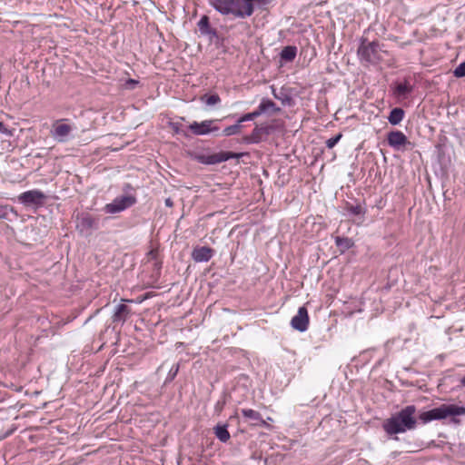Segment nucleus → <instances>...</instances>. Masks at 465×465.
<instances>
[{
    "label": "nucleus",
    "mask_w": 465,
    "mask_h": 465,
    "mask_svg": "<svg viewBox=\"0 0 465 465\" xmlns=\"http://www.w3.org/2000/svg\"><path fill=\"white\" fill-rule=\"evenodd\" d=\"M416 407L408 405L383 422V429L389 435L399 434L416 428Z\"/></svg>",
    "instance_id": "obj_1"
},
{
    "label": "nucleus",
    "mask_w": 465,
    "mask_h": 465,
    "mask_svg": "<svg viewBox=\"0 0 465 465\" xmlns=\"http://www.w3.org/2000/svg\"><path fill=\"white\" fill-rule=\"evenodd\" d=\"M465 415V407L455 404H441L439 407L423 411L420 414L419 419L422 423L426 424L432 420H440L450 418L454 423H459L458 416Z\"/></svg>",
    "instance_id": "obj_2"
},
{
    "label": "nucleus",
    "mask_w": 465,
    "mask_h": 465,
    "mask_svg": "<svg viewBox=\"0 0 465 465\" xmlns=\"http://www.w3.org/2000/svg\"><path fill=\"white\" fill-rule=\"evenodd\" d=\"M381 46L379 42H369L366 38H362L357 54L362 64H377L381 60Z\"/></svg>",
    "instance_id": "obj_3"
},
{
    "label": "nucleus",
    "mask_w": 465,
    "mask_h": 465,
    "mask_svg": "<svg viewBox=\"0 0 465 465\" xmlns=\"http://www.w3.org/2000/svg\"><path fill=\"white\" fill-rule=\"evenodd\" d=\"M267 5V0H234L231 15L237 18L250 17L255 7H262Z\"/></svg>",
    "instance_id": "obj_4"
},
{
    "label": "nucleus",
    "mask_w": 465,
    "mask_h": 465,
    "mask_svg": "<svg viewBox=\"0 0 465 465\" xmlns=\"http://www.w3.org/2000/svg\"><path fill=\"white\" fill-rule=\"evenodd\" d=\"M75 130L76 126L70 124L67 119H59L52 125L51 136L57 143H64L74 138L73 133Z\"/></svg>",
    "instance_id": "obj_5"
},
{
    "label": "nucleus",
    "mask_w": 465,
    "mask_h": 465,
    "mask_svg": "<svg viewBox=\"0 0 465 465\" xmlns=\"http://www.w3.org/2000/svg\"><path fill=\"white\" fill-rule=\"evenodd\" d=\"M137 203L136 195L125 193L115 197L111 203L104 206V212L107 214H116L134 206Z\"/></svg>",
    "instance_id": "obj_6"
},
{
    "label": "nucleus",
    "mask_w": 465,
    "mask_h": 465,
    "mask_svg": "<svg viewBox=\"0 0 465 465\" xmlns=\"http://www.w3.org/2000/svg\"><path fill=\"white\" fill-rule=\"evenodd\" d=\"M76 230L83 236H90L94 230L99 227V219L90 213H82L78 215L75 221Z\"/></svg>",
    "instance_id": "obj_7"
},
{
    "label": "nucleus",
    "mask_w": 465,
    "mask_h": 465,
    "mask_svg": "<svg viewBox=\"0 0 465 465\" xmlns=\"http://www.w3.org/2000/svg\"><path fill=\"white\" fill-rule=\"evenodd\" d=\"M241 154L232 152H220L212 154L199 153L194 156V159L203 164H216L223 163L232 158H239Z\"/></svg>",
    "instance_id": "obj_8"
},
{
    "label": "nucleus",
    "mask_w": 465,
    "mask_h": 465,
    "mask_svg": "<svg viewBox=\"0 0 465 465\" xmlns=\"http://www.w3.org/2000/svg\"><path fill=\"white\" fill-rule=\"evenodd\" d=\"M219 121L218 119L204 120L200 123L194 121L189 125V129L194 135H206L220 130L217 125Z\"/></svg>",
    "instance_id": "obj_9"
},
{
    "label": "nucleus",
    "mask_w": 465,
    "mask_h": 465,
    "mask_svg": "<svg viewBox=\"0 0 465 465\" xmlns=\"http://www.w3.org/2000/svg\"><path fill=\"white\" fill-rule=\"evenodd\" d=\"M45 199V193L36 189L24 192L18 196L19 202L25 206L42 205Z\"/></svg>",
    "instance_id": "obj_10"
},
{
    "label": "nucleus",
    "mask_w": 465,
    "mask_h": 465,
    "mask_svg": "<svg viewBox=\"0 0 465 465\" xmlns=\"http://www.w3.org/2000/svg\"><path fill=\"white\" fill-rule=\"evenodd\" d=\"M291 326L301 332L307 331L309 326L308 311L304 306L298 309L297 314L292 317Z\"/></svg>",
    "instance_id": "obj_11"
},
{
    "label": "nucleus",
    "mask_w": 465,
    "mask_h": 465,
    "mask_svg": "<svg viewBox=\"0 0 465 465\" xmlns=\"http://www.w3.org/2000/svg\"><path fill=\"white\" fill-rule=\"evenodd\" d=\"M388 144L396 149L400 150L401 147L411 144L408 141L407 136L401 131H391L387 134Z\"/></svg>",
    "instance_id": "obj_12"
},
{
    "label": "nucleus",
    "mask_w": 465,
    "mask_h": 465,
    "mask_svg": "<svg viewBox=\"0 0 465 465\" xmlns=\"http://www.w3.org/2000/svg\"><path fill=\"white\" fill-rule=\"evenodd\" d=\"M241 411L243 418L245 419V421H247L250 425L261 427L267 426L266 421L262 419L259 411L252 409H242Z\"/></svg>",
    "instance_id": "obj_13"
},
{
    "label": "nucleus",
    "mask_w": 465,
    "mask_h": 465,
    "mask_svg": "<svg viewBox=\"0 0 465 465\" xmlns=\"http://www.w3.org/2000/svg\"><path fill=\"white\" fill-rule=\"evenodd\" d=\"M413 91V86L408 79L403 82L395 83L393 86V94L398 98H407Z\"/></svg>",
    "instance_id": "obj_14"
},
{
    "label": "nucleus",
    "mask_w": 465,
    "mask_h": 465,
    "mask_svg": "<svg viewBox=\"0 0 465 465\" xmlns=\"http://www.w3.org/2000/svg\"><path fill=\"white\" fill-rule=\"evenodd\" d=\"M213 250L207 246L198 247L193 251L192 257L196 262H205L211 260Z\"/></svg>",
    "instance_id": "obj_15"
},
{
    "label": "nucleus",
    "mask_w": 465,
    "mask_h": 465,
    "mask_svg": "<svg viewBox=\"0 0 465 465\" xmlns=\"http://www.w3.org/2000/svg\"><path fill=\"white\" fill-rule=\"evenodd\" d=\"M130 312L131 309L127 305L123 303L116 305L112 316L113 322L123 324L127 320Z\"/></svg>",
    "instance_id": "obj_16"
},
{
    "label": "nucleus",
    "mask_w": 465,
    "mask_h": 465,
    "mask_svg": "<svg viewBox=\"0 0 465 465\" xmlns=\"http://www.w3.org/2000/svg\"><path fill=\"white\" fill-rule=\"evenodd\" d=\"M198 29L203 35H208L211 39L217 37L216 29L211 27L209 17L207 15H203L199 20Z\"/></svg>",
    "instance_id": "obj_17"
},
{
    "label": "nucleus",
    "mask_w": 465,
    "mask_h": 465,
    "mask_svg": "<svg viewBox=\"0 0 465 465\" xmlns=\"http://www.w3.org/2000/svg\"><path fill=\"white\" fill-rule=\"evenodd\" d=\"M234 0H210L211 5L223 15H231Z\"/></svg>",
    "instance_id": "obj_18"
},
{
    "label": "nucleus",
    "mask_w": 465,
    "mask_h": 465,
    "mask_svg": "<svg viewBox=\"0 0 465 465\" xmlns=\"http://www.w3.org/2000/svg\"><path fill=\"white\" fill-rule=\"evenodd\" d=\"M268 134L267 127L256 126L250 135L243 138V141L248 144L259 143L262 141V134Z\"/></svg>",
    "instance_id": "obj_19"
},
{
    "label": "nucleus",
    "mask_w": 465,
    "mask_h": 465,
    "mask_svg": "<svg viewBox=\"0 0 465 465\" xmlns=\"http://www.w3.org/2000/svg\"><path fill=\"white\" fill-rule=\"evenodd\" d=\"M298 49L295 45H287L280 53V58L282 62H292L297 55Z\"/></svg>",
    "instance_id": "obj_20"
},
{
    "label": "nucleus",
    "mask_w": 465,
    "mask_h": 465,
    "mask_svg": "<svg viewBox=\"0 0 465 465\" xmlns=\"http://www.w3.org/2000/svg\"><path fill=\"white\" fill-rule=\"evenodd\" d=\"M404 115V110L400 107H396L391 111L388 116V121L391 124L397 125L403 120Z\"/></svg>",
    "instance_id": "obj_21"
},
{
    "label": "nucleus",
    "mask_w": 465,
    "mask_h": 465,
    "mask_svg": "<svg viewBox=\"0 0 465 465\" xmlns=\"http://www.w3.org/2000/svg\"><path fill=\"white\" fill-rule=\"evenodd\" d=\"M216 438L222 442H227L230 439V433L227 429V424L216 425L213 428Z\"/></svg>",
    "instance_id": "obj_22"
},
{
    "label": "nucleus",
    "mask_w": 465,
    "mask_h": 465,
    "mask_svg": "<svg viewBox=\"0 0 465 465\" xmlns=\"http://www.w3.org/2000/svg\"><path fill=\"white\" fill-rule=\"evenodd\" d=\"M261 114L267 113L268 111L278 112L280 108L276 107L274 102L269 99H262L258 106Z\"/></svg>",
    "instance_id": "obj_23"
},
{
    "label": "nucleus",
    "mask_w": 465,
    "mask_h": 465,
    "mask_svg": "<svg viewBox=\"0 0 465 465\" xmlns=\"http://www.w3.org/2000/svg\"><path fill=\"white\" fill-rule=\"evenodd\" d=\"M336 246L343 252L353 246V241L347 237H335Z\"/></svg>",
    "instance_id": "obj_24"
},
{
    "label": "nucleus",
    "mask_w": 465,
    "mask_h": 465,
    "mask_svg": "<svg viewBox=\"0 0 465 465\" xmlns=\"http://www.w3.org/2000/svg\"><path fill=\"white\" fill-rule=\"evenodd\" d=\"M347 210L352 215H364L366 213V209L361 204L349 205Z\"/></svg>",
    "instance_id": "obj_25"
},
{
    "label": "nucleus",
    "mask_w": 465,
    "mask_h": 465,
    "mask_svg": "<svg viewBox=\"0 0 465 465\" xmlns=\"http://www.w3.org/2000/svg\"><path fill=\"white\" fill-rule=\"evenodd\" d=\"M169 125L172 128V130L173 131V133H175L177 134H183L185 137L189 136L187 132L183 128L182 124H180L178 122H171L169 124Z\"/></svg>",
    "instance_id": "obj_26"
},
{
    "label": "nucleus",
    "mask_w": 465,
    "mask_h": 465,
    "mask_svg": "<svg viewBox=\"0 0 465 465\" xmlns=\"http://www.w3.org/2000/svg\"><path fill=\"white\" fill-rule=\"evenodd\" d=\"M261 114V112L257 108L256 110L243 114L242 117L239 118V122H247V121H252L255 118L259 117Z\"/></svg>",
    "instance_id": "obj_27"
},
{
    "label": "nucleus",
    "mask_w": 465,
    "mask_h": 465,
    "mask_svg": "<svg viewBox=\"0 0 465 465\" xmlns=\"http://www.w3.org/2000/svg\"><path fill=\"white\" fill-rule=\"evenodd\" d=\"M14 213V208L8 204H0V219H7L8 214Z\"/></svg>",
    "instance_id": "obj_28"
},
{
    "label": "nucleus",
    "mask_w": 465,
    "mask_h": 465,
    "mask_svg": "<svg viewBox=\"0 0 465 465\" xmlns=\"http://www.w3.org/2000/svg\"><path fill=\"white\" fill-rule=\"evenodd\" d=\"M179 364H175V365H173L172 368L170 369L168 374H167V377L165 379V383L167 382H171L172 381H173L179 371Z\"/></svg>",
    "instance_id": "obj_29"
},
{
    "label": "nucleus",
    "mask_w": 465,
    "mask_h": 465,
    "mask_svg": "<svg viewBox=\"0 0 465 465\" xmlns=\"http://www.w3.org/2000/svg\"><path fill=\"white\" fill-rule=\"evenodd\" d=\"M226 404V396L223 394L215 403L214 411L218 414L221 413Z\"/></svg>",
    "instance_id": "obj_30"
},
{
    "label": "nucleus",
    "mask_w": 465,
    "mask_h": 465,
    "mask_svg": "<svg viewBox=\"0 0 465 465\" xmlns=\"http://www.w3.org/2000/svg\"><path fill=\"white\" fill-rule=\"evenodd\" d=\"M238 134H239L238 133V125H234V124L227 126L223 131V135H224V136H232V135Z\"/></svg>",
    "instance_id": "obj_31"
},
{
    "label": "nucleus",
    "mask_w": 465,
    "mask_h": 465,
    "mask_svg": "<svg viewBox=\"0 0 465 465\" xmlns=\"http://www.w3.org/2000/svg\"><path fill=\"white\" fill-rule=\"evenodd\" d=\"M341 136H342L341 134H339L333 137H331L330 139H328L326 141V146L329 149L333 148L338 143V142L341 140Z\"/></svg>",
    "instance_id": "obj_32"
},
{
    "label": "nucleus",
    "mask_w": 465,
    "mask_h": 465,
    "mask_svg": "<svg viewBox=\"0 0 465 465\" xmlns=\"http://www.w3.org/2000/svg\"><path fill=\"white\" fill-rule=\"evenodd\" d=\"M453 74L456 77H464L465 76V62L460 64L454 70Z\"/></svg>",
    "instance_id": "obj_33"
},
{
    "label": "nucleus",
    "mask_w": 465,
    "mask_h": 465,
    "mask_svg": "<svg viewBox=\"0 0 465 465\" xmlns=\"http://www.w3.org/2000/svg\"><path fill=\"white\" fill-rule=\"evenodd\" d=\"M221 99L218 94H211L206 99L207 105H215L220 103Z\"/></svg>",
    "instance_id": "obj_34"
},
{
    "label": "nucleus",
    "mask_w": 465,
    "mask_h": 465,
    "mask_svg": "<svg viewBox=\"0 0 465 465\" xmlns=\"http://www.w3.org/2000/svg\"><path fill=\"white\" fill-rule=\"evenodd\" d=\"M8 131H7V128L5 127V125L0 122V133L1 134H6Z\"/></svg>",
    "instance_id": "obj_35"
},
{
    "label": "nucleus",
    "mask_w": 465,
    "mask_h": 465,
    "mask_svg": "<svg viewBox=\"0 0 465 465\" xmlns=\"http://www.w3.org/2000/svg\"><path fill=\"white\" fill-rule=\"evenodd\" d=\"M173 201H172V199H171V198H167V199H165V205H166L167 207H172V206H173Z\"/></svg>",
    "instance_id": "obj_36"
},
{
    "label": "nucleus",
    "mask_w": 465,
    "mask_h": 465,
    "mask_svg": "<svg viewBox=\"0 0 465 465\" xmlns=\"http://www.w3.org/2000/svg\"><path fill=\"white\" fill-rule=\"evenodd\" d=\"M242 122H239V119L237 120L236 124L234 125H238V133L241 132V129H242Z\"/></svg>",
    "instance_id": "obj_37"
},
{
    "label": "nucleus",
    "mask_w": 465,
    "mask_h": 465,
    "mask_svg": "<svg viewBox=\"0 0 465 465\" xmlns=\"http://www.w3.org/2000/svg\"><path fill=\"white\" fill-rule=\"evenodd\" d=\"M124 192H127V190H133L132 186L130 184H126L124 188Z\"/></svg>",
    "instance_id": "obj_38"
},
{
    "label": "nucleus",
    "mask_w": 465,
    "mask_h": 465,
    "mask_svg": "<svg viewBox=\"0 0 465 465\" xmlns=\"http://www.w3.org/2000/svg\"><path fill=\"white\" fill-rule=\"evenodd\" d=\"M238 419L237 412H235L233 415L230 416L229 420Z\"/></svg>",
    "instance_id": "obj_39"
},
{
    "label": "nucleus",
    "mask_w": 465,
    "mask_h": 465,
    "mask_svg": "<svg viewBox=\"0 0 465 465\" xmlns=\"http://www.w3.org/2000/svg\"><path fill=\"white\" fill-rule=\"evenodd\" d=\"M128 83H129V84H138V82H137V81L133 80V79H130Z\"/></svg>",
    "instance_id": "obj_40"
},
{
    "label": "nucleus",
    "mask_w": 465,
    "mask_h": 465,
    "mask_svg": "<svg viewBox=\"0 0 465 465\" xmlns=\"http://www.w3.org/2000/svg\"><path fill=\"white\" fill-rule=\"evenodd\" d=\"M460 383L465 387V376L460 380Z\"/></svg>",
    "instance_id": "obj_41"
},
{
    "label": "nucleus",
    "mask_w": 465,
    "mask_h": 465,
    "mask_svg": "<svg viewBox=\"0 0 465 465\" xmlns=\"http://www.w3.org/2000/svg\"><path fill=\"white\" fill-rule=\"evenodd\" d=\"M91 318H92V316L88 317V319L86 320V322H87L88 321H90V320H91Z\"/></svg>",
    "instance_id": "obj_42"
}]
</instances>
